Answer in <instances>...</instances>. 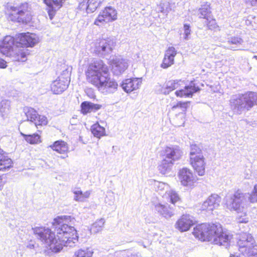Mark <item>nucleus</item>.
<instances>
[{"mask_svg": "<svg viewBox=\"0 0 257 257\" xmlns=\"http://www.w3.org/2000/svg\"><path fill=\"white\" fill-rule=\"evenodd\" d=\"M253 191H254V193L257 194V184L254 186Z\"/></svg>", "mask_w": 257, "mask_h": 257, "instance_id": "56", "label": "nucleus"}, {"mask_svg": "<svg viewBox=\"0 0 257 257\" xmlns=\"http://www.w3.org/2000/svg\"><path fill=\"white\" fill-rule=\"evenodd\" d=\"M66 0H43L46 5V10L50 20L55 16L57 11L61 9Z\"/></svg>", "mask_w": 257, "mask_h": 257, "instance_id": "12", "label": "nucleus"}, {"mask_svg": "<svg viewBox=\"0 0 257 257\" xmlns=\"http://www.w3.org/2000/svg\"><path fill=\"white\" fill-rule=\"evenodd\" d=\"M86 75L88 81L104 95L113 93L117 89V82L109 77L107 65H88Z\"/></svg>", "mask_w": 257, "mask_h": 257, "instance_id": "2", "label": "nucleus"}, {"mask_svg": "<svg viewBox=\"0 0 257 257\" xmlns=\"http://www.w3.org/2000/svg\"><path fill=\"white\" fill-rule=\"evenodd\" d=\"M73 193L74 194V200L77 202H84L82 191L81 190H73Z\"/></svg>", "mask_w": 257, "mask_h": 257, "instance_id": "43", "label": "nucleus"}, {"mask_svg": "<svg viewBox=\"0 0 257 257\" xmlns=\"http://www.w3.org/2000/svg\"><path fill=\"white\" fill-rule=\"evenodd\" d=\"M243 42L242 39L238 36L231 37L228 41L229 45H239Z\"/></svg>", "mask_w": 257, "mask_h": 257, "instance_id": "42", "label": "nucleus"}, {"mask_svg": "<svg viewBox=\"0 0 257 257\" xmlns=\"http://www.w3.org/2000/svg\"><path fill=\"white\" fill-rule=\"evenodd\" d=\"M127 69L126 65H111V71L115 75H119Z\"/></svg>", "mask_w": 257, "mask_h": 257, "instance_id": "38", "label": "nucleus"}, {"mask_svg": "<svg viewBox=\"0 0 257 257\" xmlns=\"http://www.w3.org/2000/svg\"><path fill=\"white\" fill-rule=\"evenodd\" d=\"M117 19V12L115 9L111 6H106L99 13L94 21V25L100 27L107 23L116 20Z\"/></svg>", "mask_w": 257, "mask_h": 257, "instance_id": "8", "label": "nucleus"}, {"mask_svg": "<svg viewBox=\"0 0 257 257\" xmlns=\"http://www.w3.org/2000/svg\"><path fill=\"white\" fill-rule=\"evenodd\" d=\"M91 131L93 136L98 138L105 135L104 127L101 126L98 123H95L91 126Z\"/></svg>", "mask_w": 257, "mask_h": 257, "instance_id": "32", "label": "nucleus"}, {"mask_svg": "<svg viewBox=\"0 0 257 257\" xmlns=\"http://www.w3.org/2000/svg\"><path fill=\"white\" fill-rule=\"evenodd\" d=\"M193 233L196 237L202 241H211L225 248L229 245L231 236L223 231L219 224H199L194 228Z\"/></svg>", "mask_w": 257, "mask_h": 257, "instance_id": "3", "label": "nucleus"}, {"mask_svg": "<svg viewBox=\"0 0 257 257\" xmlns=\"http://www.w3.org/2000/svg\"><path fill=\"white\" fill-rule=\"evenodd\" d=\"M201 150L195 144H192L190 146V159L191 158H195L198 157L201 154Z\"/></svg>", "mask_w": 257, "mask_h": 257, "instance_id": "39", "label": "nucleus"}, {"mask_svg": "<svg viewBox=\"0 0 257 257\" xmlns=\"http://www.w3.org/2000/svg\"><path fill=\"white\" fill-rule=\"evenodd\" d=\"M105 221L103 218H101L99 220L95 221L91 226L90 228V232L91 233H96L99 231L102 230Z\"/></svg>", "mask_w": 257, "mask_h": 257, "instance_id": "36", "label": "nucleus"}, {"mask_svg": "<svg viewBox=\"0 0 257 257\" xmlns=\"http://www.w3.org/2000/svg\"><path fill=\"white\" fill-rule=\"evenodd\" d=\"M178 177L182 185L184 186H191L196 182V177L192 172L186 168L180 170Z\"/></svg>", "mask_w": 257, "mask_h": 257, "instance_id": "14", "label": "nucleus"}, {"mask_svg": "<svg viewBox=\"0 0 257 257\" xmlns=\"http://www.w3.org/2000/svg\"><path fill=\"white\" fill-rule=\"evenodd\" d=\"M229 104L234 113L240 114L257 105V93L248 91L244 94L232 95L229 100Z\"/></svg>", "mask_w": 257, "mask_h": 257, "instance_id": "5", "label": "nucleus"}, {"mask_svg": "<svg viewBox=\"0 0 257 257\" xmlns=\"http://www.w3.org/2000/svg\"><path fill=\"white\" fill-rule=\"evenodd\" d=\"M257 3V0H252L251 4L252 6H254Z\"/></svg>", "mask_w": 257, "mask_h": 257, "instance_id": "55", "label": "nucleus"}, {"mask_svg": "<svg viewBox=\"0 0 257 257\" xmlns=\"http://www.w3.org/2000/svg\"><path fill=\"white\" fill-rule=\"evenodd\" d=\"M13 161L11 158L3 154L0 156V171H7L13 167Z\"/></svg>", "mask_w": 257, "mask_h": 257, "instance_id": "29", "label": "nucleus"}, {"mask_svg": "<svg viewBox=\"0 0 257 257\" xmlns=\"http://www.w3.org/2000/svg\"><path fill=\"white\" fill-rule=\"evenodd\" d=\"M81 113L86 114L91 112H95L102 107V105L98 104H94L89 101H83L80 105Z\"/></svg>", "mask_w": 257, "mask_h": 257, "instance_id": "24", "label": "nucleus"}, {"mask_svg": "<svg viewBox=\"0 0 257 257\" xmlns=\"http://www.w3.org/2000/svg\"><path fill=\"white\" fill-rule=\"evenodd\" d=\"M30 248H34V244H30L28 246Z\"/></svg>", "mask_w": 257, "mask_h": 257, "instance_id": "60", "label": "nucleus"}, {"mask_svg": "<svg viewBox=\"0 0 257 257\" xmlns=\"http://www.w3.org/2000/svg\"><path fill=\"white\" fill-rule=\"evenodd\" d=\"M206 20V25L209 29L214 30L219 28V26L216 23L215 19L210 17V18H208V20Z\"/></svg>", "mask_w": 257, "mask_h": 257, "instance_id": "40", "label": "nucleus"}, {"mask_svg": "<svg viewBox=\"0 0 257 257\" xmlns=\"http://www.w3.org/2000/svg\"><path fill=\"white\" fill-rule=\"evenodd\" d=\"M210 4L205 3L202 5L200 8L199 9V14L200 15L199 18L208 20L210 18L211 14Z\"/></svg>", "mask_w": 257, "mask_h": 257, "instance_id": "31", "label": "nucleus"}, {"mask_svg": "<svg viewBox=\"0 0 257 257\" xmlns=\"http://www.w3.org/2000/svg\"><path fill=\"white\" fill-rule=\"evenodd\" d=\"M189 24H184V33L186 35V38H187L190 34L191 30Z\"/></svg>", "mask_w": 257, "mask_h": 257, "instance_id": "47", "label": "nucleus"}, {"mask_svg": "<svg viewBox=\"0 0 257 257\" xmlns=\"http://www.w3.org/2000/svg\"><path fill=\"white\" fill-rule=\"evenodd\" d=\"M174 164L172 161L164 158L158 166V170L162 174H167L171 171Z\"/></svg>", "mask_w": 257, "mask_h": 257, "instance_id": "27", "label": "nucleus"}, {"mask_svg": "<svg viewBox=\"0 0 257 257\" xmlns=\"http://www.w3.org/2000/svg\"><path fill=\"white\" fill-rule=\"evenodd\" d=\"M155 208L160 215L167 219L171 218L174 214L173 208L168 204L158 203L155 205Z\"/></svg>", "mask_w": 257, "mask_h": 257, "instance_id": "21", "label": "nucleus"}, {"mask_svg": "<svg viewBox=\"0 0 257 257\" xmlns=\"http://www.w3.org/2000/svg\"><path fill=\"white\" fill-rule=\"evenodd\" d=\"M5 14L8 20L25 24L31 22L33 17L32 7L27 2L22 3L17 7L7 6Z\"/></svg>", "mask_w": 257, "mask_h": 257, "instance_id": "4", "label": "nucleus"}, {"mask_svg": "<svg viewBox=\"0 0 257 257\" xmlns=\"http://www.w3.org/2000/svg\"><path fill=\"white\" fill-rule=\"evenodd\" d=\"M183 81L180 80H171L167 81L165 84V88L163 93L165 94H168L171 91L178 88L182 85Z\"/></svg>", "mask_w": 257, "mask_h": 257, "instance_id": "28", "label": "nucleus"}, {"mask_svg": "<svg viewBox=\"0 0 257 257\" xmlns=\"http://www.w3.org/2000/svg\"><path fill=\"white\" fill-rule=\"evenodd\" d=\"M5 182L3 180V176H0V190H2Z\"/></svg>", "mask_w": 257, "mask_h": 257, "instance_id": "49", "label": "nucleus"}, {"mask_svg": "<svg viewBox=\"0 0 257 257\" xmlns=\"http://www.w3.org/2000/svg\"><path fill=\"white\" fill-rule=\"evenodd\" d=\"M66 157H68L67 155H66L65 156H62L60 157V158L63 159L66 158Z\"/></svg>", "mask_w": 257, "mask_h": 257, "instance_id": "61", "label": "nucleus"}, {"mask_svg": "<svg viewBox=\"0 0 257 257\" xmlns=\"http://www.w3.org/2000/svg\"><path fill=\"white\" fill-rule=\"evenodd\" d=\"M190 163L198 175L203 176L204 175L205 164L202 155H199L195 158H191Z\"/></svg>", "mask_w": 257, "mask_h": 257, "instance_id": "18", "label": "nucleus"}, {"mask_svg": "<svg viewBox=\"0 0 257 257\" xmlns=\"http://www.w3.org/2000/svg\"><path fill=\"white\" fill-rule=\"evenodd\" d=\"M67 68H64L62 72L61 73L60 76L58 77V78H60L63 81H67L69 83L70 82V72L72 70V68H70L68 67V65H66Z\"/></svg>", "mask_w": 257, "mask_h": 257, "instance_id": "37", "label": "nucleus"}, {"mask_svg": "<svg viewBox=\"0 0 257 257\" xmlns=\"http://www.w3.org/2000/svg\"><path fill=\"white\" fill-rule=\"evenodd\" d=\"M93 253L91 248H81L75 252L73 257H92Z\"/></svg>", "mask_w": 257, "mask_h": 257, "instance_id": "35", "label": "nucleus"}, {"mask_svg": "<svg viewBox=\"0 0 257 257\" xmlns=\"http://www.w3.org/2000/svg\"><path fill=\"white\" fill-rule=\"evenodd\" d=\"M221 197L218 195L213 194L208 197L201 205L200 209L202 210L212 211L217 209L220 205Z\"/></svg>", "mask_w": 257, "mask_h": 257, "instance_id": "15", "label": "nucleus"}, {"mask_svg": "<svg viewBox=\"0 0 257 257\" xmlns=\"http://www.w3.org/2000/svg\"><path fill=\"white\" fill-rule=\"evenodd\" d=\"M15 39L17 48H32L37 43L36 35L29 32L18 34Z\"/></svg>", "mask_w": 257, "mask_h": 257, "instance_id": "9", "label": "nucleus"}, {"mask_svg": "<svg viewBox=\"0 0 257 257\" xmlns=\"http://www.w3.org/2000/svg\"><path fill=\"white\" fill-rule=\"evenodd\" d=\"M113 50V42L108 39H100L95 46V52L97 54L105 55Z\"/></svg>", "mask_w": 257, "mask_h": 257, "instance_id": "13", "label": "nucleus"}, {"mask_svg": "<svg viewBox=\"0 0 257 257\" xmlns=\"http://www.w3.org/2000/svg\"><path fill=\"white\" fill-rule=\"evenodd\" d=\"M177 54V52L174 47H169L165 51L162 64H173Z\"/></svg>", "mask_w": 257, "mask_h": 257, "instance_id": "25", "label": "nucleus"}, {"mask_svg": "<svg viewBox=\"0 0 257 257\" xmlns=\"http://www.w3.org/2000/svg\"><path fill=\"white\" fill-rule=\"evenodd\" d=\"M90 194H91L90 191H87L85 192L84 193L82 192V195L83 197V198L84 201H85V199L88 198L89 197Z\"/></svg>", "mask_w": 257, "mask_h": 257, "instance_id": "48", "label": "nucleus"}, {"mask_svg": "<svg viewBox=\"0 0 257 257\" xmlns=\"http://www.w3.org/2000/svg\"><path fill=\"white\" fill-rule=\"evenodd\" d=\"M53 151L60 154L67 153L68 151L67 144L63 141L59 140L55 142L49 146Z\"/></svg>", "mask_w": 257, "mask_h": 257, "instance_id": "26", "label": "nucleus"}, {"mask_svg": "<svg viewBox=\"0 0 257 257\" xmlns=\"http://www.w3.org/2000/svg\"><path fill=\"white\" fill-rule=\"evenodd\" d=\"M96 2H98V3L101 6L102 5V4H103V3L105 1V0H95Z\"/></svg>", "mask_w": 257, "mask_h": 257, "instance_id": "53", "label": "nucleus"}, {"mask_svg": "<svg viewBox=\"0 0 257 257\" xmlns=\"http://www.w3.org/2000/svg\"><path fill=\"white\" fill-rule=\"evenodd\" d=\"M25 140L30 144H38L41 142L40 136L37 134H33L32 135H26L23 133H21Z\"/></svg>", "mask_w": 257, "mask_h": 257, "instance_id": "34", "label": "nucleus"}, {"mask_svg": "<svg viewBox=\"0 0 257 257\" xmlns=\"http://www.w3.org/2000/svg\"><path fill=\"white\" fill-rule=\"evenodd\" d=\"M141 78L127 79L122 82L121 87L124 91L129 93L138 89L141 86Z\"/></svg>", "mask_w": 257, "mask_h": 257, "instance_id": "19", "label": "nucleus"}, {"mask_svg": "<svg viewBox=\"0 0 257 257\" xmlns=\"http://www.w3.org/2000/svg\"><path fill=\"white\" fill-rule=\"evenodd\" d=\"M11 102L8 100H3L0 104V113L1 116L5 118L10 112Z\"/></svg>", "mask_w": 257, "mask_h": 257, "instance_id": "33", "label": "nucleus"}, {"mask_svg": "<svg viewBox=\"0 0 257 257\" xmlns=\"http://www.w3.org/2000/svg\"><path fill=\"white\" fill-rule=\"evenodd\" d=\"M187 103L183 102L181 101L178 102L176 105H175L173 106L172 108L175 109L178 107H180L182 109L183 111H185L187 108Z\"/></svg>", "mask_w": 257, "mask_h": 257, "instance_id": "45", "label": "nucleus"}, {"mask_svg": "<svg viewBox=\"0 0 257 257\" xmlns=\"http://www.w3.org/2000/svg\"><path fill=\"white\" fill-rule=\"evenodd\" d=\"M16 47V41L14 37L7 36L0 41V52L8 57L12 56L13 47Z\"/></svg>", "mask_w": 257, "mask_h": 257, "instance_id": "11", "label": "nucleus"}, {"mask_svg": "<svg viewBox=\"0 0 257 257\" xmlns=\"http://www.w3.org/2000/svg\"><path fill=\"white\" fill-rule=\"evenodd\" d=\"M24 112L27 117V120L33 122L38 129L39 127L47 125L48 123L47 118L44 115H39L33 108L25 107L24 108Z\"/></svg>", "mask_w": 257, "mask_h": 257, "instance_id": "10", "label": "nucleus"}, {"mask_svg": "<svg viewBox=\"0 0 257 257\" xmlns=\"http://www.w3.org/2000/svg\"><path fill=\"white\" fill-rule=\"evenodd\" d=\"M170 66V65H161V67L163 68L166 69V68H167Z\"/></svg>", "mask_w": 257, "mask_h": 257, "instance_id": "58", "label": "nucleus"}, {"mask_svg": "<svg viewBox=\"0 0 257 257\" xmlns=\"http://www.w3.org/2000/svg\"><path fill=\"white\" fill-rule=\"evenodd\" d=\"M230 257H236V256H231Z\"/></svg>", "mask_w": 257, "mask_h": 257, "instance_id": "62", "label": "nucleus"}, {"mask_svg": "<svg viewBox=\"0 0 257 257\" xmlns=\"http://www.w3.org/2000/svg\"><path fill=\"white\" fill-rule=\"evenodd\" d=\"M111 201L110 202H108V201L107 200V199H108V197H107L105 199V201L106 203H108L109 205H112L113 203V201H114V197L113 196H111Z\"/></svg>", "mask_w": 257, "mask_h": 257, "instance_id": "50", "label": "nucleus"}, {"mask_svg": "<svg viewBox=\"0 0 257 257\" xmlns=\"http://www.w3.org/2000/svg\"><path fill=\"white\" fill-rule=\"evenodd\" d=\"M193 222L190 216L188 215H183L176 222L175 226L181 232L187 231L193 225Z\"/></svg>", "mask_w": 257, "mask_h": 257, "instance_id": "20", "label": "nucleus"}, {"mask_svg": "<svg viewBox=\"0 0 257 257\" xmlns=\"http://www.w3.org/2000/svg\"><path fill=\"white\" fill-rule=\"evenodd\" d=\"M30 55L29 50L24 48L16 47L15 52L13 55V61L15 62H25L28 59V56Z\"/></svg>", "mask_w": 257, "mask_h": 257, "instance_id": "22", "label": "nucleus"}, {"mask_svg": "<svg viewBox=\"0 0 257 257\" xmlns=\"http://www.w3.org/2000/svg\"><path fill=\"white\" fill-rule=\"evenodd\" d=\"M69 84L67 81H63L60 78H58L52 82L51 90L55 94H60L66 89Z\"/></svg>", "mask_w": 257, "mask_h": 257, "instance_id": "23", "label": "nucleus"}, {"mask_svg": "<svg viewBox=\"0 0 257 257\" xmlns=\"http://www.w3.org/2000/svg\"><path fill=\"white\" fill-rule=\"evenodd\" d=\"M128 257H139V253L132 252L127 255Z\"/></svg>", "mask_w": 257, "mask_h": 257, "instance_id": "51", "label": "nucleus"}, {"mask_svg": "<svg viewBox=\"0 0 257 257\" xmlns=\"http://www.w3.org/2000/svg\"><path fill=\"white\" fill-rule=\"evenodd\" d=\"M8 65H0V68L5 69Z\"/></svg>", "mask_w": 257, "mask_h": 257, "instance_id": "59", "label": "nucleus"}, {"mask_svg": "<svg viewBox=\"0 0 257 257\" xmlns=\"http://www.w3.org/2000/svg\"><path fill=\"white\" fill-rule=\"evenodd\" d=\"M246 202L245 194L241 191L237 190L232 195L226 197V205L227 208L230 210L241 212Z\"/></svg>", "mask_w": 257, "mask_h": 257, "instance_id": "7", "label": "nucleus"}, {"mask_svg": "<svg viewBox=\"0 0 257 257\" xmlns=\"http://www.w3.org/2000/svg\"><path fill=\"white\" fill-rule=\"evenodd\" d=\"M78 7L80 10H86L87 13H93L98 8L91 0H83L79 3Z\"/></svg>", "mask_w": 257, "mask_h": 257, "instance_id": "30", "label": "nucleus"}, {"mask_svg": "<svg viewBox=\"0 0 257 257\" xmlns=\"http://www.w3.org/2000/svg\"><path fill=\"white\" fill-rule=\"evenodd\" d=\"M53 226L57 232L58 239L49 228L36 227L32 229L37 238L53 252H59L64 246L73 247L76 245L78 241L77 231L74 227L64 223L62 216L55 218Z\"/></svg>", "mask_w": 257, "mask_h": 257, "instance_id": "1", "label": "nucleus"}, {"mask_svg": "<svg viewBox=\"0 0 257 257\" xmlns=\"http://www.w3.org/2000/svg\"><path fill=\"white\" fill-rule=\"evenodd\" d=\"M169 198L172 204L175 205L176 203L180 201L178 194L173 190H171L168 193Z\"/></svg>", "mask_w": 257, "mask_h": 257, "instance_id": "41", "label": "nucleus"}, {"mask_svg": "<svg viewBox=\"0 0 257 257\" xmlns=\"http://www.w3.org/2000/svg\"><path fill=\"white\" fill-rule=\"evenodd\" d=\"M200 90V88L195 83V81H191L189 84L186 85L184 89H181L175 92L177 96L181 97H192L193 94Z\"/></svg>", "mask_w": 257, "mask_h": 257, "instance_id": "16", "label": "nucleus"}, {"mask_svg": "<svg viewBox=\"0 0 257 257\" xmlns=\"http://www.w3.org/2000/svg\"><path fill=\"white\" fill-rule=\"evenodd\" d=\"M91 2H93L94 4H95V5L97 6L98 8H99V7L101 6L100 5H99L98 2H96L95 0H91Z\"/></svg>", "mask_w": 257, "mask_h": 257, "instance_id": "52", "label": "nucleus"}, {"mask_svg": "<svg viewBox=\"0 0 257 257\" xmlns=\"http://www.w3.org/2000/svg\"><path fill=\"white\" fill-rule=\"evenodd\" d=\"M246 199H248L249 201L251 203H254L257 201V194L254 193L253 191L251 194H245Z\"/></svg>", "mask_w": 257, "mask_h": 257, "instance_id": "44", "label": "nucleus"}, {"mask_svg": "<svg viewBox=\"0 0 257 257\" xmlns=\"http://www.w3.org/2000/svg\"><path fill=\"white\" fill-rule=\"evenodd\" d=\"M236 220L238 223H247L248 221V218L245 215H238L236 218Z\"/></svg>", "mask_w": 257, "mask_h": 257, "instance_id": "46", "label": "nucleus"}, {"mask_svg": "<svg viewBox=\"0 0 257 257\" xmlns=\"http://www.w3.org/2000/svg\"><path fill=\"white\" fill-rule=\"evenodd\" d=\"M3 154H6V153L0 148V156H2Z\"/></svg>", "mask_w": 257, "mask_h": 257, "instance_id": "57", "label": "nucleus"}, {"mask_svg": "<svg viewBox=\"0 0 257 257\" xmlns=\"http://www.w3.org/2000/svg\"><path fill=\"white\" fill-rule=\"evenodd\" d=\"M7 63V62L5 61L4 60L0 58V64L3 65L6 64Z\"/></svg>", "mask_w": 257, "mask_h": 257, "instance_id": "54", "label": "nucleus"}, {"mask_svg": "<svg viewBox=\"0 0 257 257\" xmlns=\"http://www.w3.org/2000/svg\"><path fill=\"white\" fill-rule=\"evenodd\" d=\"M239 251L248 257H257V248L255 240L250 234L244 233L237 241Z\"/></svg>", "mask_w": 257, "mask_h": 257, "instance_id": "6", "label": "nucleus"}, {"mask_svg": "<svg viewBox=\"0 0 257 257\" xmlns=\"http://www.w3.org/2000/svg\"><path fill=\"white\" fill-rule=\"evenodd\" d=\"M182 155V152L177 146L167 147L164 151L165 159L172 161L174 163L175 161L180 159Z\"/></svg>", "mask_w": 257, "mask_h": 257, "instance_id": "17", "label": "nucleus"}]
</instances>
